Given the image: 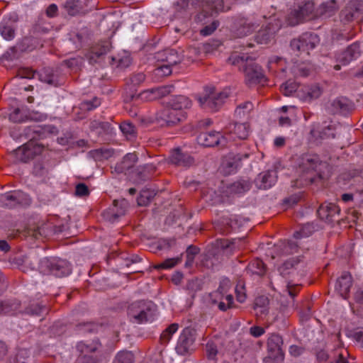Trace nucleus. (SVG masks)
<instances>
[{
  "label": "nucleus",
  "mask_w": 363,
  "mask_h": 363,
  "mask_svg": "<svg viewBox=\"0 0 363 363\" xmlns=\"http://www.w3.org/2000/svg\"><path fill=\"white\" fill-rule=\"evenodd\" d=\"M229 61L233 65H238L240 69H243L247 84H252L262 82L264 76L260 67L251 60L249 61L248 57L234 54L229 57Z\"/></svg>",
  "instance_id": "nucleus-1"
},
{
  "label": "nucleus",
  "mask_w": 363,
  "mask_h": 363,
  "mask_svg": "<svg viewBox=\"0 0 363 363\" xmlns=\"http://www.w3.org/2000/svg\"><path fill=\"white\" fill-rule=\"evenodd\" d=\"M229 94V89L216 91L213 87H207L203 95L198 97V101L203 109L216 111L221 107Z\"/></svg>",
  "instance_id": "nucleus-2"
},
{
  "label": "nucleus",
  "mask_w": 363,
  "mask_h": 363,
  "mask_svg": "<svg viewBox=\"0 0 363 363\" xmlns=\"http://www.w3.org/2000/svg\"><path fill=\"white\" fill-rule=\"evenodd\" d=\"M39 270L43 274H52L59 277L67 276L72 272L68 262L57 257H45L41 259Z\"/></svg>",
  "instance_id": "nucleus-3"
},
{
  "label": "nucleus",
  "mask_w": 363,
  "mask_h": 363,
  "mask_svg": "<svg viewBox=\"0 0 363 363\" xmlns=\"http://www.w3.org/2000/svg\"><path fill=\"white\" fill-rule=\"evenodd\" d=\"M155 306L152 302L133 303L129 308L128 315L135 323H144L154 319Z\"/></svg>",
  "instance_id": "nucleus-4"
},
{
  "label": "nucleus",
  "mask_w": 363,
  "mask_h": 363,
  "mask_svg": "<svg viewBox=\"0 0 363 363\" xmlns=\"http://www.w3.org/2000/svg\"><path fill=\"white\" fill-rule=\"evenodd\" d=\"M231 287L230 281L223 279L217 291L209 294V298L213 304H218L221 311H225L230 308L233 303V298L228 291Z\"/></svg>",
  "instance_id": "nucleus-5"
},
{
  "label": "nucleus",
  "mask_w": 363,
  "mask_h": 363,
  "mask_svg": "<svg viewBox=\"0 0 363 363\" xmlns=\"http://www.w3.org/2000/svg\"><path fill=\"white\" fill-rule=\"evenodd\" d=\"M283 340L281 336L277 334H272L268 337L267 350L268 357L264 359L267 363L268 359H273L276 362H280L284 360V353L282 350Z\"/></svg>",
  "instance_id": "nucleus-6"
},
{
  "label": "nucleus",
  "mask_w": 363,
  "mask_h": 363,
  "mask_svg": "<svg viewBox=\"0 0 363 363\" xmlns=\"http://www.w3.org/2000/svg\"><path fill=\"white\" fill-rule=\"evenodd\" d=\"M194 338L191 330L189 328H184L181 333L178 339L175 350L177 354L186 355L194 350Z\"/></svg>",
  "instance_id": "nucleus-7"
},
{
  "label": "nucleus",
  "mask_w": 363,
  "mask_h": 363,
  "mask_svg": "<svg viewBox=\"0 0 363 363\" xmlns=\"http://www.w3.org/2000/svg\"><path fill=\"white\" fill-rule=\"evenodd\" d=\"M318 42V38L316 35L305 34L299 39L293 40L291 43V47L294 50L306 52L308 54V51L313 49Z\"/></svg>",
  "instance_id": "nucleus-8"
},
{
  "label": "nucleus",
  "mask_w": 363,
  "mask_h": 363,
  "mask_svg": "<svg viewBox=\"0 0 363 363\" xmlns=\"http://www.w3.org/2000/svg\"><path fill=\"white\" fill-rule=\"evenodd\" d=\"M198 143L206 147H213L217 145H224L228 139L220 132L202 133L197 138Z\"/></svg>",
  "instance_id": "nucleus-9"
},
{
  "label": "nucleus",
  "mask_w": 363,
  "mask_h": 363,
  "mask_svg": "<svg viewBox=\"0 0 363 363\" xmlns=\"http://www.w3.org/2000/svg\"><path fill=\"white\" fill-rule=\"evenodd\" d=\"M321 93L322 90L318 84L301 86L297 91V97L302 101L310 102L318 99Z\"/></svg>",
  "instance_id": "nucleus-10"
},
{
  "label": "nucleus",
  "mask_w": 363,
  "mask_h": 363,
  "mask_svg": "<svg viewBox=\"0 0 363 363\" xmlns=\"http://www.w3.org/2000/svg\"><path fill=\"white\" fill-rule=\"evenodd\" d=\"M128 207L127 200L123 199L115 200L111 208L104 213V216L111 221H114L118 217L125 214Z\"/></svg>",
  "instance_id": "nucleus-11"
},
{
  "label": "nucleus",
  "mask_w": 363,
  "mask_h": 363,
  "mask_svg": "<svg viewBox=\"0 0 363 363\" xmlns=\"http://www.w3.org/2000/svg\"><path fill=\"white\" fill-rule=\"evenodd\" d=\"M250 130V126L247 123H235L230 125L228 133L225 137L228 140H245L248 137Z\"/></svg>",
  "instance_id": "nucleus-12"
},
{
  "label": "nucleus",
  "mask_w": 363,
  "mask_h": 363,
  "mask_svg": "<svg viewBox=\"0 0 363 363\" xmlns=\"http://www.w3.org/2000/svg\"><path fill=\"white\" fill-rule=\"evenodd\" d=\"M277 180V174L275 170L262 172L255 180L257 188L267 189L275 184Z\"/></svg>",
  "instance_id": "nucleus-13"
},
{
  "label": "nucleus",
  "mask_w": 363,
  "mask_h": 363,
  "mask_svg": "<svg viewBox=\"0 0 363 363\" xmlns=\"http://www.w3.org/2000/svg\"><path fill=\"white\" fill-rule=\"evenodd\" d=\"M361 53L359 44L354 43L347 48V49L340 54L337 57V61L342 65H347L353 60L357 59Z\"/></svg>",
  "instance_id": "nucleus-14"
},
{
  "label": "nucleus",
  "mask_w": 363,
  "mask_h": 363,
  "mask_svg": "<svg viewBox=\"0 0 363 363\" xmlns=\"http://www.w3.org/2000/svg\"><path fill=\"white\" fill-rule=\"evenodd\" d=\"M352 286V277L347 272H344L337 280L335 290L343 298H346Z\"/></svg>",
  "instance_id": "nucleus-15"
},
{
  "label": "nucleus",
  "mask_w": 363,
  "mask_h": 363,
  "mask_svg": "<svg viewBox=\"0 0 363 363\" xmlns=\"http://www.w3.org/2000/svg\"><path fill=\"white\" fill-rule=\"evenodd\" d=\"M172 86H162L157 89L146 90L140 94L142 99L152 101L163 97L171 92Z\"/></svg>",
  "instance_id": "nucleus-16"
},
{
  "label": "nucleus",
  "mask_w": 363,
  "mask_h": 363,
  "mask_svg": "<svg viewBox=\"0 0 363 363\" xmlns=\"http://www.w3.org/2000/svg\"><path fill=\"white\" fill-rule=\"evenodd\" d=\"M311 134L316 140L334 138L335 136L333 128L330 125H324L321 127L319 125H315L311 130Z\"/></svg>",
  "instance_id": "nucleus-17"
},
{
  "label": "nucleus",
  "mask_w": 363,
  "mask_h": 363,
  "mask_svg": "<svg viewBox=\"0 0 363 363\" xmlns=\"http://www.w3.org/2000/svg\"><path fill=\"white\" fill-rule=\"evenodd\" d=\"M170 161L173 164L183 167H188L193 163L192 157L187 154L183 153L179 148L172 152Z\"/></svg>",
  "instance_id": "nucleus-18"
},
{
  "label": "nucleus",
  "mask_w": 363,
  "mask_h": 363,
  "mask_svg": "<svg viewBox=\"0 0 363 363\" xmlns=\"http://www.w3.org/2000/svg\"><path fill=\"white\" fill-rule=\"evenodd\" d=\"M169 114L174 113L177 111H184V109L190 108L191 106V101L184 96H179L172 98L169 101Z\"/></svg>",
  "instance_id": "nucleus-19"
},
{
  "label": "nucleus",
  "mask_w": 363,
  "mask_h": 363,
  "mask_svg": "<svg viewBox=\"0 0 363 363\" xmlns=\"http://www.w3.org/2000/svg\"><path fill=\"white\" fill-rule=\"evenodd\" d=\"M22 191H13L0 195V206L2 207L13 208L17 205L16 199L23 196Z\"/></svg>",
  "instance_id": "nucleus-20"
},
{
  "label": "nucleus",
  "mask_w": 363,
  "mask_h": 363,
  "mask_svg": "<svg viewBox=\"0 0 363 363\" xmlns=\"http://www.w3.org/2000/svg\"><path fill=\"white\" fill-rule=\"evenodd\" d=\"M339 213V209L334 203H325L320 206L318 210V216L322 220H330L335 214Z\"/></svg>",
  "instance_id": "nucleus-21"
},
{
  "label": "nucleus",
  "mask_w": 363,
  "mask_h": 363,
  "mask_svg": "<svg viewBox=\"0 0 363 363\" xmlns=\"http://www.w3.org/2000/svg\"><path fill=\"white\" fill-rule=\"evenodd\" d=\"M33 144L24 145L16 150L14 154L18 161L26 162L32 158L35 154L33 150Z\"/></svg>",
  "instance_id": "nucleus-22"
},
{
  "label": "nucleus",
  "mask_w": 363,
  "mask_h": 363,
  "mask_svg": "<svg viewBox=\"0 0 363 363\" xmlns=\"http://www.w3.org/2000/svg\"><path fill=\"white\" fill-rule=\"evenodd\" d=\"M170 108L165 109L161 115V118L168 125H174L182 121L186 117L184 111H177L174 113L169 114Z\"/></svg>",
  "instance_id": "nucleus-23"
},
{
  "label": "nucleus",
  "mask_w": 363,
  "mask_h": 363,
  "mask_svg": "<svg viewBox=\"0 0 363 363\" xmlns=\"http://www.w3.org/2000/svg\"><path fill=\"white\" fill-rule=\"evenodd\" d=\"M279 28V25L272 26L267 29L259 30L256 40L259 44H266L272 39L274 33Z\"/></svg>",
  "instance_id": "nucleus-24"
},
{
  "label": "nucleus",
  "mask_w": 363,
  "mask_h": 363,
  "mask_svg": "<svg viewBox=\"0 0 363 363\" xmlns=\"http://www.w3.org/2000/svg\"><path fill=\"white\" fill-rule=\"evenodd\" d=\"M269 300L265 296H259L255 299V311L256 315L262 317L268 312Z\"/></svg>",
  "instance_id": "nucleus-25"
},
{
  "label": "nucleus",
  "mask_w": 363,
  "mask_h": 363,
  "mask_svg": "<svg viewBox=\"0 0 363 363\" xmlns=\"http://www.w3.org/2000/svg\"><path fill=\"white\" fill-rule=\"evenodd\" d=\"M247 272L252 276H262L265 272L264 264L262 260H254L248 265Z\"/></svg>",
  "instance_id": "nucleus-26"
},
{
  "label": "nucleus",
  "mask_w": 363,
  "mask_h": 363,
  "mask_svg": "<svg viewBox=\"0 0 363 363\" xmlns=\"http://www.w3.org/2000/svg\"><path fill=\"white\" fill-rule=\"evenodd\" d=\"M318 160L315 157H306L303 159L302 164L299 166V171L307 174L316 169Z\"/></svg>",
  "instance_id": "nucleus-27"
},
{
  "label": "nucleus",
  "mask_w": 363,
  "mask_h": 363,
  "mask_svg": "<svg viewBox=\"0 0 363 363\" xmlns=\"http://www.w3.org/2000/svg\"><path fill=\"white\" fill-rule=\"evenodd\" d=\"M137 155L134 153L127 154L123 159L122 162L118 165V169L123 172L129 169L134 166L137 162Z\"/></svg>",
  "instance_id": "nucleus-28"
},
{
  "label": "nucleus",
  "mask_w": 363,
  "mask_h": 363,
  "mask_svg": "<svg viewBox=\"0 0 363 363\" xmlns=\"http://www.w3.org/2000/svg\"><path fill=\"white\" fill-rule=\"evenodd\" d=\"M2 37L6 40H11L15 36V26L13 24L3 23L0 28Z\"/></svg>",
  "instance_id": "nucleus-29"
},
{
  "label": "nucleus",
  "mask_w": 363,
  "mask_h": 363,
  "mask_svg": "<svg viewBox=\"0 0 363 363\" xmlns=\"http://www.w3.org/2000/svg\"><path fill=\"white\" fill-rule=\"evenodd\" d=\"M182 260V254L177 257L174 258H168L165 259L162 263L157 264L155 268L157 269H169L181 263Z\"/></svg>",
  "instance_id": "nucleus-30"
},
{
  "label": "nucleus",
  "mask_w": 363,
  "mask_h": 363,
  "mask_svg": "<svg viewBox=\"0 0 363 363\" xmlns=\"http://www.w3.org/2000/svg\"><path fill=\"white\" fill-rule=\"evenodd\" d=\"M301 86L298 85L295 82L288 81L282 84L281 89L285 96H290L293 93H296L297 96V91Z\"/></svg>",
  "instance_id": "nucleus-31"
},
{
  "label": "nucleus",
  "mask_w": 363,
  "mask_h": 363,
  "mask_svg": "<svg viewBox=\"0 0 363 363\" xmlns=\"http://www.w3.org/2000/svg\"><path fill=\"white\" fill-rule=\"evenodd\" d=\"M337 9L335 1L332 0L323 4L320 7V13L325 16H330Z\"/></svg>",
  "instance_id": "nucleus-32"
},
{
  "label": "nucleus",
  "mask_w": 363,
  "mask_h": 363,
  "mask_svg": "<svg viewBox=\"0 0 363 363\" xmlns=\"http://www.w3.org/2000/svg\"><path fill=\"white\" fill-rule=\"evenodd\" d=\"M133 354L130 352H118L113 363H133Z\"/></svg>",
  "instance_id": "nucleus-33"
},
{
  "label": "nucleus",
  "mask_w": 363,
  "mask_h": 363,
  "mask_svg": "<svg viewBox=\"0 0 363 363\" xmlns=\"http://www.w3.org/2000/svg\"><path fill=\"white\" fill-rule=\"evenodd\" d=\"M163 55H166V58L164 60L166 62L165 64H168L171 66L177 65L180 60L177 52L174 50L165 51L164 52Z\"/></svg>",
  "instance_id": "nucleus-34"
},
{
  "label": "nucleus",
  "mask_w": 363,
  "mask_h": 363,
  "mask_svg": "<svg viewBox=\"0 0 363 363\" xmlns=\"http://www.w3.org/2000/svg\"><path fill=\"white\" fill-rule=\"evenodd\" d=\"M120 129L124 135L128 138H132L135 133V127L128 122H124L120 125Z\"/></svg>",
  "instance_id": "nucleus-35"
},
{
  "label": "nucleus",
  "mask_w": 363,
  "mask_h": 363,
  "mask_svg": "<svg viewBox=\"0 0 363 363\" xmlns=\"http://www.w3.org/2000/svg\"><path fill=\"white\" fill-rule=\"evenodd\" d=\"M179 328L178 324L173 323L170 325L161 335V338L163 341L168 342L172 335L174 334Z\"/></svg>",
  "instance_id": "nucleus-36"
},
{
  "label": "nucleus",
  "mask_w": 363,
  "mask_h": 363,
  "mask_svg": "<svg viewBox=\"0 0 363 363\" xmlns=\"http://www.w3.org/2000/svg\"><path fill=\"white\" fill-rule=\"evenodd\" d=\"M252 108V104L250 102H245L238 106L235 110V114L239 117L245 116L248 115Z\"/></svg>",
  "instance_id": "nucleus-37"
},
{
  "label": "nucleus",
  "mask_w": 363,
  "mask_h": 363,
  "mask_svg": "<svg viewBox=\"0 0 363 363\" xmlns=\"http://www.w3.org/2000/svg\"><path fill=\"white\" fill-rule=\"evenodd\" d=\"M151 198V194L147 191H143L138 198V204L139 206H147Z\"/></svg>",
  "instance_id": "nucleus-38"
},
{
  "label": "nucleus",
  "mask_w": 363,
  "mask_h": 363,
  "mask_svg": "<svg viewBox=\"0 0 363 363\" xmlns=\"http://www.w3.org/2000/svg\"><path fill=\"white\" fill-rule=\"evenodd\" d=\"M156 74L160 77L168 76L172 73V66L163 64L156 69Z\"/></svg>",
  "instance_id": "nucleus-39"
},
{
  "label": "nucleus",
  "mask_w": 363,
  "mask_h": 363,
  "mask_svg": "<svg viewBox=\"0 0 363 363\" xmlns=\"http://www.w3.org/2000/svg\"><path fill=\"white\" fill-rule=\"evenodd\" d=\"M218 353L216 346L211 342H208L206 345V354L209 359H215Z\"/></svg>",
  "instance_id": "nucleus-40"
},
{
  "label": "nucleus",
  "mask_w": 363,
  "mask_h": 363,
  "mask_svg": "<svg viewBox=\"0 0 363 363\" xmlns=\"http://www.w3.org/2000/svg\"><path fill=\"white\" fill-rule=\"evenodd\" d=\"M9 120L15 123H20L24 121L25 118L22 116L20 109L16 108L9 114Z\"/></svg>",
  "instance_id": "nucleus-41"
},
{
  "label": "nucleus",
  "mask_w": 363,
  "mask_h": 363,
  "mask_svg": "<svg viewBox=\"0 0 363 363\" xmlns=\"http://www.w3.org/2000/svg\"><path fill=\"white\" fill-rule=\"evenodd\" d=\"M235 292L238 301L243 303L246 299V294L244 287L242 286H237Z\"/></svg>",
  "instance_id": "nucleus-42"
},
{
  "label": "nucleus",
  "mask_w": 363,
  "mask_h": 363,
  "mask_svg": "<svg viewBox=\"0 0 363 363\" xmlns=\"http://www.w3.org/2000/svg\"><path fill=\"white\" fill-rule=\"evenodd\" d=\"M75 193L79 196H86L89 194L88 187L84 184H79L76 186Z\"/></svg>",
  "instance_id": "nucleus-43"
},
{
  "label": "nucleus",
  "mask_w": 363,
  "mask_h": 363,
  "mask_svg": "<svg viewBox=\"0 0 363 363\" xmlns=\"http://www.w3.org/2000/svg\"><path fill=\"white\" fill-rule=\"evenodd\" d=\"M265 333V330L259 326H252L250 328V333L255 337H259Z\"/></svg>",
  "instance_id": "nucleus-44"
},
{
  "label": "nucleus",
  "mask_w": 363,
  "mask_h": 363,
  "mask_svg": "<svg viewBox=\"0 0 363 363\" xmlns=\"http://www.w3.org/2000/svg\"><path fill=\"white\" fill-rule=\"evenodd\" d=\"M218 27L216 22H213L211 25L206 26L201 30V35L206 36L211 35Z\"/></svg>",
  "instance_id": "nucleus-45"
},
{
  "label": "nucleus",
  "mask_w": 363,
  "mask_h": 363,
  "mask_svg": "<svg viewBox=\"0 0 363 363\" xmlns=\"http://www.w3.org/2000/svg\"><path fill=\"white\" fill-rule=\"evenodd\" d=\"M198 253V249L194 247H189L186 250L188 262H192L194 255Z\"/></svg>",
  "instance_id": "nucleus-46"
},
{
  "label": "nucleus",
  "mask_w": 363,
  "mask_h": 363,
  "mask_svg": "<svg viewBox=\"0 0 363 363\" xmlns=\"http://www.w3.org/2000/svg\"><path fill=\"white\" fill-rule=\"evenodd\" d=\"M23 196L16 199V203L21 205H28L30 203V197L25 193L22 192Z\"/></svg>",
  "instance_id": "nucleus-47"
},
{
  "label": "nucleus",
  "mask_w": 363,
  "mask_h": 363,
  "mask_svg": "<svg viewBox=\"0 0 363 363\" xmlns=\"http://www.w3.org/2000/svg\"><path fill=\"white\" fill-rule=\"evenodd\" d=\"M99 105H100V101L97 99H94L93 100V101L86 102L83 104L84 107L89 110H91V109L99 106Z\"/></svg>",
  "instance_id": "nucleus-48"
},
{
  "label": "nucleus",
  "mask_w": 363,
  "mask_h": 363,
  "mask_svg": "<svg viewBox=\"0 0 363 363\" xmlns=\"http://www.w3.org/2000/svg\"><path fill=\"white\" fill-rule=\"evenodd\" d=\"M57 6L55 4L50 5L46 10V14L49 17L55 16L57 15Z\"/></svg>",
  "instance_id": "nucleus-49"
},
{
  "label": "nucleus",
  "mask_w": 363,
  "mask_h": 363,
  "mask_svg": "<svg viewBox=\"0 0 363 363\" xmlns=\"http://www.w3.org/2000/svg\"><path fill=\"white\" fill-rule=\"evenodd\" d=\"M76 7H77V5L74 2L69 1L65 4V8L67 9V12L70 15L76 14V13H77V10L75 9Z\"/></svg>",
  "instance_id": "nucleus-50"
},
{
  "label": "nucleus",
  "mask_w": 363,
  "mask_h": 363,
  "mask_svg": "<svg viewBox=\"0 0 363 363\" xmlns=\"http://www.w3.org/2000/svg\"><path fill=\"white\" fill-rule=\"evenodd\" d=\"M302 351V348L297 345H291L289 348V353L294 357L300 355Z\"/></svg>",
  "instance_id": "nucleus-51"
},
{
  "label": "nucleus",
  "mask_w": 363,
  "mask_h": 363,
  "mask_svg": "<svg viewBox=\"0 0 363 363\" xmlns=\"http://www.w3.org/2000/svg\"><path fill=\"white\" fill-rule=\"evenodd\" d=\"M279 123L281 126H289L291 125V119L287 116H281L279 119Z\"/></svg>",
  "instance_id": "nucleus-52"
},
{
  "label": "nucleus",
  "mask_w": 363,
  "mask_h": 363,
  "mask_svg": "<svg viewBox=\"0 0 363 363\" xmlns=\"http://www.w3.org/2000/svg\"><path fill=\"white\" fill-rule=\"evenodd\" d=\"M77 363H96V362L92 357L84 356L79 358Z\"/></svg>",
  "instance_id": "nucleus-53"
},
{
  "label": "nucleus",
  "mask_w": 363,
  "mask_h": 363,
  "mask_svg": "<svg viewBox=\"0 0 363 363\" xmlns=\"http://www.w3.org/2000/svg\"><path fill=\"white\" fill-rule=\"evenodd\" d=\"M285 143V139L283 137H277L274 139V144L277 147H281Z\"/></svg>",
  "instance_id": "nucleus-54"
},
{
  "label": "nucleus",
  "mask_w": 363,
  "mask_h": 363,
  "mask_svg": "<svg viewBox=\"0 0 363 363\" xmlns=\"http://www.w3.org/2000/svg\"><path fill=\"white\" fill-rule=\"evenodd\" d=\"M296 110V108L294 106H284L279 109L280 111H282L284 113H286L288 111H291L293 113H294Z\"/></svg>",
  "instance_id": "nucleus-55"
},
{
  "label": "nucleus",
  "mask_w": 363,
  "mask_h": 363,
  "mask_svg": "<svg viewBox=\"0 0 363 363\" xmlns=\"http://www.w3.org/2000/svg\"><path fill=\"white\" fill-rule=\"evenodd\" d=\"M182 279V274L179 272L175 273L172 278V281H174L175 284H179L181 281Z\"/></svg>",
  "instance_id": "nucleus-56"
},
{
  "label": "nucleus",
  "mask_w": 363,
  "mask_h": 363,
  "mask_svg": "<svg viewBox=\"0 0 363 363\" xmlns=\"http://www.w3.org/2000/svg\"><path fill=\"white\" fill-rule=\"evenodd\" d=\"M236 244V240H234L232 242H229V241H223V242L221 244L220 247L222 248H229L230 247V246H235Z\"/></svg>",
  "instance_id": "nucleus-57"
},
{
  "label": "nucleus",
  "mask_w": 363,
  "mask_h": 363,
  "mask_svg": "<svg viewBox=\"0 0 363 363\" xmlns=\"http://www.w3.org/2000/svg\"><path fill=\"white\" fill-rule=\"evenodd\" d=\"M0 250L4 252H7L9 250V245L5 240H0Z\"/></svg>",
  "instance_id": "nucleus-58"
},
{
  "label": "nucleus",
  "mask_w": 363,
  "mask_h": 363,
  "mask_svg": "<svg viewBox=\"0 0 363 363\" xmlns=\"http://www.w3.org/2000/svg\"><path fill=\"white\" fill-rule=\"evenodd\" d=\"M343 103L340 99H336L333 101V105L335 106V109H342L343 106Z\"/></svg>",
  "instance_id": "nucleus-59"
},
{
  "label": "nucleus",
  "mask_w": 363,
  "mask_h": 363,
  "mask_svg": "<svg viewBox=\"0 0 363 363\" xmlns=\"http://www.w3.org/2000/svg\"><path fill=\"white\" fill-rule=\"evenodd\" d=\"M296 14H297V17L295 20L289 19V25L294 26L296 24H298L299 22H301L302 21V18L299 16V14L298 13H296Z\"/></svg>",
  "instance_id": "nucleus-60"
},
{
  "label": "nucleus",
  "mask_w": 363,
  "mask_h": 363,
  "mask_svg": "<svg viewBox=\"0 0 363 363\" xmlns=\"http://www.w3.org/2000/svg\"><path fill=\"white\" fill-rule=\"evenodd\" d=\"M26 354H27V351H26V350H22L18 354V355H17L18 363H20V362L25 363V362L23 360H21V359H22L23 356Z\"/></svg>",
  "instance_id": "nucleus-61"
},
{
  "label": "nucleus",
  "mask_w": 363,
  "mask_h": 363,
  "mask_svg": "<svg viewBox=\"0 0 363 363\" xmlns=\"http://www.w3.org/2000/svg\"><path fill=\"white\" fill-rule=\"evenodd\" d=\"M6 345L3 342L0 341V356L6 354Z\"/></svg>",
  "instance_id": "nucleus-62"
},
{
  "label": "nucleus",
  "mask_w": 363,
  "mask_h": 363,
  "mask_svg": "<svg viewBox=\"0 0 363 363\" xmlns=\"http://www.w3.org/2000/svg\"><path fill=\"white\" fill-rule=\"evenodd\" d=\"M4 312L5 313H9V311L8 310L7 307L4 306V304L0 301V313Z\"/></svg>",
  "instance_id": "nucleus-63"
},
{
  "label": "nucleus",
  "mask_w": 363,
  "mask_h": 363,
  "mask_svg": "<svg viewBox=\"0 0 363 363\" xmlns=\"http://www.w3.org/2000/svg\"><path fill=\"white\" fill-rule=\"evenodd\" d=\"M342 198L344 201H348L352 199V196L351 194H345L342 195Z\"/></svg>",
  "instance_id": "nucleus-64"
}]
</instances>
